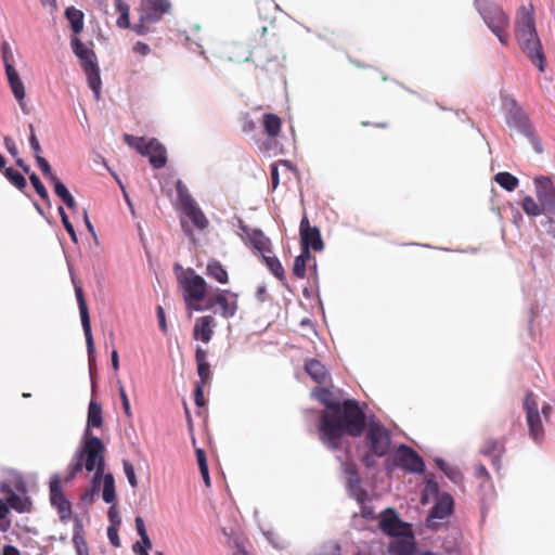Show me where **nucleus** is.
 Masks as SVG:
<instances>
[{"instance_id":"22","label":"nucleus","mask_w":555,"mask_h":555,"mask_svg":"<svg viewBox=\"0 0 555 555\" xmlns=\"http://www.w3.org/2000/svg\"><path fill=\"white\" fill-rule=\"evenodd\" d=\"M0 491L5 496L11 508L18 513H25L30 509V501L25 491L18 490L17 492H14L7 483L1 485Z\"/></svg>"},{"instance_id":"7","label":"nucleus","mask_w":555,"mask_h":555,"mask_svg":"<svg viewBox=\"0 0 555 555\" xmlns=\"http://www.w3.org/2000/svg\"><path fill=\"white\" fill-rule=\"evenodd\" d=\"M391 447L389 431L377 422H369L365 435L366 451L362 455L363 463L370 467L375 464L376 457L385 456Z\"/></svg>"},{"instance_id":"31","label":"nucleus","mask_w":555,"mask_h":555,"mask_svg":"<svg viewBox=\"0 0 555 555\" xmlns=\"http://www.w3.org/2000/svg\"><path fill=\"white\" fill-rule=\"evenodd\" d=\"M262 126L270 138H275L281 131L282 121L275 114H264L262 118Z\"/></svg>"},{"instance_id":"11","label":"nucleus","mask_w":555,"mask_h":555,"mask_svg":"<svg viewBox=\"0 0 555 555\" xmlns=\"http://www.w3.org/2000/svg\"><path fill=\"white\" fill-rule=\"evenodd\" d=\"M393 463L396 466L411 474H423L425 472V463L423 459L412 448L400 444L393 454Z\"/></svg>"},{"instance_id":"24","label":"nucleus","mask_w":555,"mask_h":555,"mask_svg":"<svg viewBox=\"0 0 555 555\" xmlns=\"http://www.w3.org/2000/svg\"><path fill=\"white\" fill-rule=\"evenodd\" d=\"M72 46L75 54L81 61L83 69H96L95 55L86 44H83L77 37L72 39Z\"/></svg>"},{"instance_id":"36","label":"nucleus","mask_w":555,"mask_h":555,"mask_svg":"<svg viewBox=\"0 0 555 555\" xmlns=\"http://www.w3.org/2000/svg\"><path fill=\"white\" fill-rule=\"evenodd\" d=\"M262 259H263L266 266L268 267V269L270 270V272L275 278H278L279 280L284 279L285 272H284L283 266L276 257H274L272 254H267L266 256L262 257Z\"/></svg>"},{"instance_id":"28","label":"nucleus","mask_w":555,"mask_h":555,"mask_svg":"<svg viewBox=\"0 0 555 555\" xmlns=\"http://www.w3.org/2000/svg\"><path fill=\"white\" fill-rule=\"evenodd\" d=\"M7 76L15 99L18 101L21 107L24 108L25 87L18 72H7Z\"/></svg>"},{"instance_id":"29","label":"nucleus","mask_w":555,"mask_h":555,"mask_svg":"<svg viewBox=\"0 0 555 555\" xmlns=\"http://www.w3.org/2000/svg\"><path fill=\"white\" fill-rule=\"evenodd\" d=\"M442 493L439 491L438 482L433 476H427L425 487L422 493L421 503L428 504L431 500L437 501Z\"/></svg>"},{"instance_id":"4","label":"nucleus","mask_w":555,"mask_h":555,"mask_svg":"<svg viewBox=\"0 0 555 555\" xmlns=\"http://www.w3.org/2000/svg\"><path fill=\"white\" fill-rule=\"evenodd\" d=\"M379 527L391 537L388 551L391 555H410L415 547V538L410 524L402 521L393 509L380 515Z\"/></svg>"},{"instance_id":"13","label":"nucleus","mask_w":555,"mask_h":555,"mask_svg":"<svg viewBox=\"0 0 555 555\" xmlns=\"http://www.w3.org/2000/svg\"><path fill=\"white\" fill-rule=\"evenodd\" d=\"M524 406L526 410L530 437L534 441H540L543 437V425L542 417L539 412V402L537 397L531 392L527 393Z\"/></svg>"},{"instance_id":"3","label":"nucleus","mask_w":555,"mask_h":555,"mask_svg":"<svg viewBox=\"0 0 555 555\" xmlns=\"http://www.w3.org/2000/svg\"><path fill=\"white\" fill-rule=\"evenodd\" d=\"M515 34L524 53L538 69H544V53L537 34L534 16L531 9L521 5L515 18Z\"/></svg>"},{"instance_id":"9","label":"nucleus","mask_w":555,"mask_h":555,"mask_svg":"<svg viewBox=\"0 0 555 555\" xmlns=\"http://www.w3.org/2000/svg\"><path fill=\"white\" fill-rule=\"evenodd\" d=\"M126 144L138 151L141 155L149 157L150 164L158 169L166 165L167 155L164 145L156 139H145L131 134L124 135Z\"/></svg>"},{"instance_id":"49","label":"nucleus","mask_w":555,"mask_h":555,"mask_svg":"<svg viewBox=\"0 0 555 555\" xmlns=\"http://www.w3.org/2000/svg\"><path fill=\"white\" fill-rule=\"evenodd\" d=\"M135 529H137L138 534L140 535V538L143 539L144 544L146 546H149L150 538H149L146 529H145L144 520L141 516H138L135 518Z\"/></svg>"},{"instance_id":"43","label":"nucleus","mask_w":555,"mask_h":555,"mask_svg":"<svg viewBox=\"0 0 555 555\" xmlns=\"http://www.w3.org/2000/svg\"><path fill=\"white\" fill-rule=\"evenodd\" d=\"M57 211H59V215L61 217L62 223H63L65 230L67 231V233L69 234L72 241L74 243H77V241H78L77 234H76L74 225L70 223V221H69V219H68V217H67V215H66V212L64 210V208L63 207H59Z\"/></svg>"},{"instance_id":"1","label":"nucleus","mask_w":555,"mask_h":555,"mask_svg":"<svg viewBox=\"0 0 555 555\" xmlns=\"http://www.w3.org/2000/svg\"><path fill=\"white\" fill-rule=\"evenodd\" d=\"M311 396L324 406L319 433L322 442L330 449H337L345 435L358 437L365 428V414L358 401H340L337 395L326 388H315Z\"/></svg>"},{"instance_id":"38","label":"nucleus","mask_w":555,"mask_h":555,"mask_svg":"<svg viewBox=\"0 0 555 555\" xmlns=\"http://www.w3.org/2000/svg\"><path fill=\"white\" fill-rule=\"evenodd\" d=\"M115 7L119 16L116 21V24L120 28H128L130 25L129 22V12L130 8L124 0H115Z\"/></svg>"},{"instance_id":"61","label":"nucleus","mask_w":555,"mask_h":555,"mask_svg":"<svg viewBox=\"0 0 555 555\" xmlns=\"http://www.w3.org/2000/svg\"><path fill=\"white\" fill-rule=\"evenodd\" d=\"M133 51L141 55H146L150 53L151 50L146 43L139 41L133 46Z\"/></svg>"},{"instance_id":"5","label":"nucleus","mask_w":555,"mask_h":555,"mask_svg":"<svg viewBox=\"0 0 555 555\" xmlns=\"http://www.w3.org/2000/svg\"><path fill=\"white\" fill-rule=\"evenodd\" d=\"M185 307L191 314L193 311H203L210 309L212 302L203 305L207 297L209 286L206 280L196 274L193 270H188L179 278Z\"/></svg>"},{"instance_id":"20","label":"nucleus","mask_w":555,"mask_h":555,"mask_svg":"<svg viewBox=\"0 0 555 555\" xmlns=\"http://www.w3.org/2000/svg\"><path fill=\"white\" fill-rule=\"evenodd\" d=\"M207 302L218 305L221 315L227 319L234 317L237 310V295L227 289H216L214 300L209 299Z\"/></svg>"},{"instance_id":"12","label":"nucleus","mask_w":555,"mask_h":555,"mask_svg":"<svg viewBox=\"0 0 555 555\" xmlns=\"http://www.w3.org/2000/svg\"><path fill=\"white\" fill-rule=\"evenodd\" d=\"M341 463L343 473L346 479V486L349 494L359 503H362L365 498V492L360 486V479L356 464L351 461L348 452L343 457L338 456Z\"/></svg>"},{"instance_id":"6","label":"nucleus","mask_w":555,"mask_h":555,"mask_svg":"<svg viewBox=\"0 0 555 555\" xmlns=\"http://www.w3.org/2000/svg\"><path fill=\"white\" fill-rule=\"evenodd\" d=\"M475 7L486 25L498 37L500 43L508 47L511 21L502 7L491 0H476Z\"/></svg>"},{"instance_id":"10","label":"nucleus","mask_w":555,"mask_h":555,"mask_svg":"<svg viewBox=\"0 0 555 555\" xmlns=\"http://www.w3.org/2000/svg\"><path fill=\"white\" fill-rule=\"evenodd\" d=\"M237 235L245 243V245L251 247L261 257L267 254H272L271 240L259 229H250L240 221Z\"/></svg>"},{"instance_id":"48","label":"nucleus","mask_w":555,"mask_h":555,"mask_svg":"<svg viewBox=\"0 0 555 555\" xmlns=\"http://www.w3.org/2000/svg\"><path fill=\"white\" fill-rule=\"evenodd\" d=\"M475 476L476 478L478 479H486L487 482H488V488H489V491L492 492L493 491V485L491 482V479H490V475L486 468L485 465L482 464H478L476 467H475Z\"/></svg>"},{"instance_id":"14","label":"nucleus","mask_w":555,"mask_h":555,"mask_svg":"<svg viewBox=\"0 0 555 555\" xmlns=\"http://www.w3.org/2000/svg\"><path fill=\"white\" fill-rule=\"evenodd\" d=\"M50 502L57 509L60 518L65 521L72 516V506L65 498L62 490V479L59 474H54L50 478Z\"/></svg>"},{"instance_id":"23","label":"nucleus","mask_w":555,"mask_h":555,"mask_svg":"<svg viewBox=\"0 0 555 555\" xmlns=\"http://www.w3.org/2000/svg\"><path fill=\"white\" fill-rule=\"evenodd\" d=\"M215 328V320L211 315L197 318L194 324L193 337L204 344L209 343Z\"/></svg>"},{"instance_id":"16","label":"nucleus","mask_w":555,"mask_h":555,"mask_svg":"<svg viewBox=\"0 0 555 555\" xmlns=\"http://www.w3.org/2000/svg\"><path fill=\"white\" fill-rule=\"evenodd\" d=\"M299 234L301 250L310 251L312 249L314 251H322L324 249L320 229L311 225L306 216L300 221Z\"/></svg>"},{"instance_id":"58","label":"nucleus","mask_w":555,"mask_h":555,"mask_svg":"<svg viewBox=\"0 0 555 555\" xmlns=\"http://www.w3.org/2000/svg\"><path fill=\"white\" fill-rule=\"evenodd\" d=\"M152 548V541L150 540V544L149 546H146L143 542V539H141L140 541L135 542L133 544V553L135 555H143L144 553H149V551Z\"/></svg>"},{"instance_id":"8","label":"nucleus","mask_w":555,"mask_h":555,"mask_svg":"<svg viewBox=\"0 0 555 555\" xmlns=\"http://www.w3.org/2000/svg\"><path fill=\"white\" fill-rule=\"evenodd\" d=\"M502 109L505 113L506 122L508 127L524 134L528 139L532 149L537 153H541V142L533 134L528 124L527 115L522 111V108L517 104V102L512 96L507 94H502Z\"/></svg>"},{"instance_id":"26","label":"nucleus","mask_w":555,"mask_h":555,"mask_svg":"<svg viewBox=\"0 0 555 555\" xmlns=\"http://www.w3.org/2000/svg\"><path fill=\"white\" fill-rule=\"evenodd\" d=\"M434 461L439 469L454 483H460L463 479L460 468L453 464L448 463L439 456H435Z\"/></svg>"},{"instance_id":"51","label":"nucleus","mask_w":555,"mask_h":555,"mask_svg":"<svg viewBox=\"0 0 555 555\" xmlns=\"http://www.w3.org/2000/svg\"><path fill=\"white\" fill-rule=\"evenodd\" d=\"M77 555H89L88 545L85 539L78 534L73 538Z\"/></svg>"},{"instance_id":"57","label":"nucleus","mask_w":555,"mask_h":555,"mask_svg":"<svg viewBox=\"0 0 555 555\" xmlns=\"http://www.w3.org/2000/svg\"><path fill=\"white\" fill-rule=\"evenodd\" d=\"M197 373L202 380V384L206 383L209 378L210 372H209V363H198L197 364Z\"/></svg>"},{"instance_id":"50","label":"nucleus","mask_w":555,"mask_h":555,"mask_svg":"<svg viewBox=\"0 0 555 555\" xmlns=\"http://www.w3.org/2000/svg\"><path fill=\"white\" fill-rule=\"evenodd\" d=\"M309 555H339V546L334 543L326 544L320 550L310 553Z\"/></svg>"},{"instance_id":"25","label":"nucleus","mask_w":555,"mask_h":555,"mask_svg":"<svg viewBox=\"0 0 555 555\" xmlns=\"http://www.w3.org/2000/svg\"><path fill=\"white\" fill-rule=\"evenodd\" d=\"M306 372L308 375L319 384H323L327 380L328 374L324 365L318 360H309L305 364Z\"/></svg>"},{"instance_id":"55","label":"nucleus","mask_w":555,"mask_h":555,"mask_svg":"<svg viewBox=\"0 0 555 555\" xmlns=\"http://www.w3.org/2000/svg\"><path fill=\"white\" fill-rule=\"evenodd\" d=\"M118 528L119 527H115V526H108V528H107V538H108L109 542L115 547H119L120 546V539H119V535H118Z\"/></svg>"},{"instance_id":"2","label":"nucleus","mask_w":555,"mask_h":555,"mask_svg":"<svg viewBox=\"0 0 555 555\" xmlns=\"http://www.w3.org/2000/svg\"><path fill=\"white\" fill-rule=\"evenodd\" d=\"M104 453L105 447L102 440L86 428L80 444L67 466L65 482L72 481L82 468H86L89 473L94 472L93 483L95 488L101 486V477L105 468Z\"/></svg>"},{"instance_id":"19","label":"nucleus","mask_w":555,"mask_h":555,"mask_svg":"<svg viewBox=\"0 0 555 555\" xmlns=\"http://www.w3.org/2000/svg\"><path fill=\"white\" fill-rule=\"evenodd\" d=\"M170 3L168 0H142L141 1V22L156 23L162 16L168 13Z\"/></svg>"},{"instance_id":"35","label":"nucleus","mask_w":555,"mask_h":555,"mask_svg":"<svg viewBox=\"0 0 555 555\" xmlns=\"http://www.w3.org/2000/svg\"><path fill=\"white\" fill-rule=\"evenodd\" d=\"M312 260L311 253L308 250H301L300 255L296 257L294 261L293 272L299 278L304 279L306 275V266Z\"/></svg>"},{"instance_id":"52","label":"nucleus","mask_w":555,"mask_h":555,"mask_svg":"<svg viewBox=\"0 0 555 555\" xmlns=\"http://www.w3.org/2000/svg\"><path fill=\"white\" fill-rule=\"evenodd\" d=\"M107 516H108V519H109V522H111L109 526H115V527H119L120 526L121 517H120V514H119V512H118V509H117L115 504H113L108 508Z\"/></svg>"},{"instance_id":"37","label":"nucleus","mask_w":555,"mask_h":555,"mask_svg":"<svg viewBox=\"0 0 555 555\" xmlns=\"http://www.w3.org/2000/svg\"><path fill=\"white\" fill-rule=\"evenodd\" d=\"M494 181L504 190L512 192L518 185V179L509 172H499L494 176Z\"/></svg>"},{"instance_id":"32","label":"nucleus","mask_w":555,"mask_h":555,"mask_svg":"<svg viewBox=\"0 0 555 555\" xmlns=\"http://www.w3.org/2000/svg\"><path fill=\"white\" fill-rule=\"evenodd\" d=\"M102 408L98 402L91 400L88 409V420L86 428H88L89 430L91 427L99 428L102 426Z\"/></svg>"},{"instance_id":"56","label":"nucleus","mask_w":555,"mask_h":555,"mask_svg":"<svg viewBox=\"0 0 555 555\" xmlns=\"http://www.w3.org/2000/svg\"><path fill=\"white\" fill-rule=\"evenodd\" d=\"M29 144L34 151L35 158H37L38 155H41V146H40L39 141L34 132L33 126H30Z\"/></svg>"},{"instance_id":"63","label":"nucleus","mask_w":555,"mask_h":555,"mask_svg":"<svg viewBox=\"0 0 555 555\" xmlns=\"http://www.w3.org/2000/svg\"><path fill=\"white\" fill-rule=\"evenodd\" d=\"M271 180H272V188L276 189L279 185V167L276 164L271 165Z\"/></svg>"},{"instance_id":"33","label":"nucleus","mask_w":555,"mask_h":555,"mask_svg":"<svg viewBox=\"0 0 555 555\" xmlns=\"http://www.w3.org/2000/svg\"><path fill=\"white\" fill-rule=\"evenodd\" d=\"M65 16L68 20L70 27L75 34H79L83 29V13L75 7H69L65 11Z\"/></svg>"},{"instance_id":"40","label":"nucleus","mask_w":555,"mask_h":555,"mask_svg":"<svg viewBox=\"0 0 555 555\" xmlns=\"http://www.w3.org/2000/svg\"><path fill=\"white\" fill-rule=\"evenodd\" d=\"M268 542L278 550H283L287 546V541L281 537L278 532L268 529L262 531Z\"/></svg>"},{"instance_id":"21","label":"nucleus","mask_w":555,"mask_h":555,"mask_svg":"<svg viewBox=\"0 0 555 555\" xmlns=\"http://www.w3.org/2000/svg\"><path fill=\"white\" fill-rule=\"evenodd\" d=\"M182 205L185 216L197 229L205 230L208 227V219L190 195L182 197Z\"/></svg>"},{"instance_id":"54","label":"nucleus","mask_w":555,"mask_h":555,"mask_svg":"<svg viewBox=\"0 0 555 555\" xmlns=\"http://www.w3.org/2000/svg\"><path fill=\"white\" fill-rule=\"evenodd\" d=\"M119 396H120V400H121V404H122L125 414L128 417H131L132 413H131L130 402H129V399L127 397V393H126L122 385L119 386Z\"/></svg>"},{"instance_id":"64","label":"nucleus","mask_w":555,"mask_h":555,"mask_svg":"<svg viewBox=\"0 0 555 555\" xmlns=\"http://www.w3.org/2000/svg\"><path fill=\"white\" fill-rule=\"evenodd\" d=\"M3 555H22L20 550L13 545L3 546Z\"/></svg>"},{"instance_id":"27","label":"nucleus","mask_w":555,"mask_h":555,"mask_svg":"<svg viewBox=\"0 0 555 555\" xmlns=\"http://www.w3.org/2000/svg\"><path fill=\"white\" fill-rule=\"evenodd\" d=\"M205 273L208 278L216 280L220 284L229 282V274L219 261L210 260L206 266Z\"/></svg>"},{"instance_id":"41","label":"nucleus","mask_w":555,"mask_h":555,"mask_svg":"<svg viewBox=\"0 0 555 555\" xmlns=\"http://www.w3.org/2000/svg\"><path fill=\"white\" fill-rule=\"evenodd\" d=\"M4 173L7 179L18 190H23L26 186V179L18 171L8 168Z\"/></svg>"},{"instance_id":"17","label":"nucleus","mask_w":555,"mask_h":555,"mask_svg":"<svg viewBox=\"0 0 555 555\" xmlns=\"http://www.w3.org/2000/svg\"><path fill=\"white\" fill-rule=\"evenodd\" d=\"M534 192L545 212L555 216V186L547 177L534 178Z\"/></svg>"},{"instance_id":"34","label":"nucleus","mask_w":555,"mask_h":555,"mask_svg":"<svg viewBox=\"0 0 555 555\" xmlns=\"http://www.w3.org/2000/svg\"><path fill=\"white\" fill-rule=\"evenodd\" d=\"M521 207L526 215L529 217H538L545 212L543 205L540 202L538 203L530 195H527L522 198Z\"/></svg>"},{"instance_id":"39","label":"nucleus","mask_w":555,"mask_h":555,"mask_svg":"<svg viewBox=\"0 0 555 555\" xmlns=\"http://www.w3.org/2000/svg\"><path fill=\"white\" fill-rule=\"evenodd\" d=\"M87 82L89 88L92 90L94 99L99 101L101 99V86L102 79L100 72H87Z\"/></svg>"},{"instance_id":"53","label":"nucleus","mask_w":555,"mask_h":555,"mask_svg":"<svg viewBox=\"0 0 555 555\" xmlns=\"http://www.w3.org/2000/svg\"><path fill=\"white\" fill-rule=\"evenodd\" d=\"M54 192L55 194L61 198L64 199L67 195L70 194L68 189L65 186V184L57 178L53 182Z\"/></svg>"},{"instance_id":"18","label":"nucleus","mask_w":555,"mask_h":555,"mask_svg":"<svg viewBox=\"0 0 555 555\" xmlns=\"http://www.w3.org/2000/svg\"><path fill=\"white\" fill-rule=\"evenodd\" d=\"M75 292H76L78 306H79L81 325H82L85 337H86L89 361H90V363H92L94 361L95 349H94V341H93L92 330H91V324H90L89 311H88V307H87L86 300L83 298L81 288L76 287Z\"/></svg>"},{"instance_id":"59","label":"nucleus","mask_w":555,"mask_h":555,"mask_svg":"<svg viewBox=\"0 0 555 555\" xmlns=\"http://www.w3.org/2000/svg\"><path fill=\"white\" fill-rule=\"evenodd\" d=\"M100 490V486L95 488L94 483L92 482V488L91 490L85 492L82 495H81V500L86 503H92L94 501V496L95 494L99 492Z\"/></svg>"},{"instance_id":"30","label":"nucleus","mask_w":555,"mask_h":555,"mask_svg":"<svg viewBox=\"0 0 555 555\" xmlns=\"http://www.w3.org/2000/svg\"><path fill=\"white\" fill-rule=\"evenodd\" d=\"M103 482L102 499L105 503H114L116 499L115 479L111 473L104 474L101 477Z\"/></svg>"},{"instance_id":"15","label":"nucleus","mask_w":555,"mask_h":555,"mask_svg":"<svg viewBox=\"0 0 555 555\" xmlns=\"http://www.w3.org/2000/svg\"><path fill=\"white\" fill-rule=\"evenodd\" d=\"M453 511V499L447 493L442 492L426 519V526L430 529H437L441 526L442 520L451 515Z\"/></svg>"},{"instance_id":"44","label":"nucleus","mask_w":555,"mask_h":555,"mask_svg":"<svg viewBox=\"0 0 555 555\" xmlns=\"http://www.w3.org/2000/svg\"><path fill=\"white\" fill-rule=\"evenodd\" d=\"M36 162H37V165L38 167L40 168V170L42 171V173L51 181L53 182L54 180L57 179V176L53 172L51 166L49 165V163L47 162L46 158H43L41 155H38V157L36 158Z\"/></svg>"},{"instance_id":"46","label":"nucleus","mask_w":555,"mask_h":555,"mask_svg":"<svg viewBox=\"0 0 555 555\" xmlns=\"http://www.w3.org/2000/svg\"><path fill=\"white\" fill-rule=\"evenodd\" d=\"M491 448L493 450H491L490 447H485L482 449V453L491 455L492 464L496 468H499L500 454H501V446L499 443H496V442H491Z\"/></svg>"},{"instance_id":"42","label":"nucleus","mask_w":555,"mask_h":555,"mask_svg":"<svg viewBox=\"0 0 555 555\" xmlns=\"http://www.w3.org/2000/svg\"><path fill=\"white\" fill-rule=\"evenodd\" d=\"M1 54L3 59L4 69H15L14 56L8 41H3L1 43Z\"/></svg>"},{"instance_id":"62","label":"nucleus","mask_w":555,"mask_h":555,"mask_svg":"<svg viewBox=\"0 0 555 555\" xmlns=\"http://www.w3.org/2000/svg\"><path fill=\"white\" fill-rule=\"evenodd\" d=\"M157 318H158L160 330L163 332H166L167 331V324H166L165 311H164L163 307H160V306L157 308Z\"/></svg>"},{"instance_id":"45","label":"nucleus","mask_w":555,"mask_h":555,"mask_svg":"<svg viewBox=\"0 0 555 555\" xmlns=\"http://www.w3.org/2000/svg\"><path fill=\"white\" fill-rule=\"evenodd\" d=\"M29 180L34 186V189L36 190L37 194L42 198V199H48L49 198V194H48V191L47 189L44 188V185L41 183L39 177L35 173V172H31L29 175Z\"/></svg>"},{"instance_id":"47","label":"nucleus","mask_w":555,"mask_h":555,"mask_svg":"<svg viewBox=\"0 0 555 555\" xmlns=\"http://www.w3.org/2000/svg\"><path fill=\"white\" fill-rule=\"evenodd\" d=\"M122 467H124V473H125V475L127 477V480H128L129 485L132 488H137L138 487V480H137V476H135V473H134L133 465L129 461L125 460L122 462Z\"/></svg>"},{"instance_id":"60","label":"nucleus","mask_w":555,"mask_h":555,"mask_svg":"<svg viewBox=\"0 0 555 555\" xmlns=\"http://www.w3.org/2000/svg\"><path fill=\"white\" fill-rule=\"evenodd\" d=\"M4 145H5V149L8 150V152L14 158L18 157V151H17V147H16V144H15V142L11 138H8V137L4 138Z\"/></svg>"}]
</instances>
